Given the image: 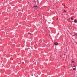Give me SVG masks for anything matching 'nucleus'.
<instances>
[{"mask_svg": "<svg viewBox=\"0 0 77 77\" xmlns=\"http://www.w3.org/2000/svg\"><path fill=\"white\" fill-rule=\"evenodd\" d=\"M54 44L55 45H58V43L57 42H55Z\"/></svg>", "mask_w": 77, "mask_h": 77, "instance_id": "obj_1", "label": "nucleus"}, {"mask_svg": "<svg viewBox=\"0 0 77 77\" xmlns=\"http://www.w3.org/2000/svg\"><path fill=\"white\" fill-rule=\"evenodd\" d=\"M74 22L75 23H77V20H76V19H75L74 20Z\"/></svg>", "mask_w": 77, "mask_h": 77, "instance_id": "obj_2", "label": "nucleus"}, {"mask_svg": "<svg viewBox=\"0 0 77 77\" xmlns=\"http://www.w3.org/2000/svg\"><path fill=\"white\" fill-rule=\"evenodd\" d=\"M70 19H71V20H74V19L71 17L70 18Z\"/></svg>", "mask_w": 77, "mask_h": 77, "instance_id": "obj_3", "label": "nucleus"}, {"mask_svg": "<svg viewBox=\"0 0 77 77\" xmlns=\"http://www.w3.org/2000/svg\"><path fill=\"white\" fill-rule=\"evenodd\" d=\"M35 8H37V7H38V6L37 5H36L35 6H34L33 7V8H35Z\"/></svg>", "mask_w": 77, "mask_h": 77, "instance_id": "obj_4", "label": "nucleus"}, {"mask_svg": "<svg viewBox=\"0 0 77 77\" xmlns=\"http://www.w3.org/2000/svg\"><path fill=\"white\" fill-rule=\"evenodd\" d=\"M28 35H31V33H30V32H28Z\"/></svg>", "mask_w": 77, "mask_h": 77, "instance_id": "obj_5", "label": "nucleus"}, {"mask_svg": "<svg viewBox=\"0 0 77 77\" xmlns=\"http://www.w3.org/2000/svg\"><path fill=\"white\" fill-rule=\"evenodd\" d=\"M75 69H76L75 68H74L73 69V70H74H74H75Z\"/></svg>", "mask_w": 77, "mask_h": 77, "instance_id": "obj_6", "label": "nucleus"}, {"mask_svg": "<svg viewBox=\"0 0 77 77\" xmlns=\"http://www.w3.org/2000/svg\"><path fill=\"white\" fill-rule=\"evenodd\" d=\"M64 12H66V10H64Z\"/></svg>", "mask_w": 77, "mask_h": 77, "instance_id": "obj_7", "label": "nucleus"}, {"mask_svg": "<svg viewBox=\"0 0 77 77\" xmlns=\"http://www.w3.org/2000/svg\"><path fill=\"white\" fill-rule=\"evenodd\" d=\"M72 63H74V61H72Z\"/></svg>", "mask_w": 77, "mask_h": 77, "instance_id": "obj_8", "label": "nucleus"}, {"mask_svg": "<svg viewBox=\"0 0 77 77\" xmlns=\"http://www.w3.org/2000/svg\"><path fill=\"white\" fill-rule=\"evenodd\" d=\"M62 15H63V14H62Z\"/></svg>", "mask_w": 77, "mask_h": 77, "instance_id": "obj_9", "label": "nucleus"}, {"mask_svg": "<svg viewBox=\"0 0 77 77\" xmlns=\"http://www.w3.org/2000/svg\"><path fill=\"white\" fill-rule=\"evenodd\" d=\"M74 36V35H72V36Z\"/></svg>", "mask_w": 77, "mask_h": 77, "instance_id": "obj_10", "label": "nucleus"}, {"mask_svg": "<svg viewBox=\"0 0 77 77\" xmlns=\"http://www.w3.org/2000/svg\"><path fill=\"white\" fill-rule=\"evenodd\" d=\"M76 35H77V33H75Z\"/></svg>", "mask_w": 77, "mask_h": 77, "instance_id": "obj_11", "label": "nucleus"}, {"mask_svg": "<svg viewBox=\"0 0 77 77\" xmlns=\"http://www.w3.org/2000/svg\"><path fill=\"white\" fill-rule=\"evenodd\" d=\"M24 63V62H22V63Z\"/></svg>", "mask_w": 77, "mask_h": 77, "instance_id": "obj_12", "label": "nucleus"}, {"mask_svg": "<svg viewBox=\"0 0 77 77\" xmlns=\"http://www.w3.org/2000/svg\"><path fill=\"white\" fill-rule=\"evenodd\" d=\"M37 62H38V63H39V62L38 61Z\"/></svg>", "mask_w": 77, "mask_h": 77, "instance_id": "obj_13", "label": "nucleus"}, {"mask_svg": "<svg viewBox=\"0 0 77 77\" xmlns=\"http://www.w3.org/2000/svg\"><path fill=\"white\" fill-rule=\"evenodd\" d=\"M32 75V76H33V75Z\"/></svg>", "mask_w": 77, "mask_h": 77, "instance_id": "obj_14", "label": "nucleus"}, {"mask_svg": "<svg viewBox=\"0 0 77 77\" xmlns=\"http://www.w3.org/2000/svg\"><path fill=\"white\" fill-rule=\"evenodd\" d=\"M22 12H23V10L22 11Z\"/></svg>", "mask_w": 77, "mask_h": 77, "instance_id": "obj_15", "label": "nucleus"}, {"mask_svg": "<svg viewBox=\"0 0 77 77\" xmlns=\"http://www.w3.org/2000/svg\"><path fill=\"white\" fill-rule=\"evenodd\" d=\"M64 55L65 56V54H64Z\"/></svg>", "mask_w": 77, "mask_h": 77, "instance_id": "obj_16", "label": "nucleus"}, {"mask_svg": "<svg viewBox=\"0 0 77 77\" xmlns=\"http://www.w3.org/2000/svg\"><path fill=\"white\" fill-rule=\"evenodd\" d=\"M76 77H77V76H76Z\"/></svg>", "mask_w": 77, "mask_h": 77, "instance_id": "obj_17", "label": "nucleus"}]
</instances>
